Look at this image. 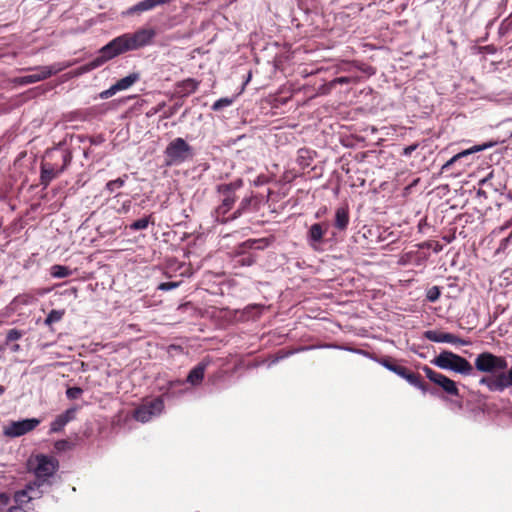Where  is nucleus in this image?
<instances>
[{
    "mask_svg": "<svg viewBox=\"0 0 512 512\" xmlns=\"http://www.w3.org/2000/svg\"><path fill=\"white\" fill-rule=\"evenodd\" d=\"M156 32L153 28H140L133 33H124L115 37L102 48L90 62L77 69L79 75L88 73L106 62L129 51H135L152 44Z\"/></svg>",
    "mask_w": 512,
    "mask_h": 512,
    "instance_id": "obj_1",
    "label": "nucleus"
},
{
    "mask_svg": "<svg viewBox=\"0 0 512 512\" xmlns=\"http://www.w3.org/2000/svg\"><path fill=\"white\" fill-rule=\"evenodd\" d=\"M194 149L183 138L177 137L170 141L164 150L165 166H178L194 157Z\"/></svg>",
    "mask_w": 512,
    "mask_h": 512,
    "instance_id": "obj_2",
    "label": "nucleus"
},
{
    "mask_svg": "<svg viewBox=\"0 0 512 512\" xmlns=\"http://www.w3.org/2000/svg\"><path fill=\"white\" fill-rule=\"evenodd\" d=\"M431 363L440 369L449 370L464 376H469L473 373V366L466 358L449 350L440 352Z\"/></svg>",
    "mask_w": 512,
    "mask_h": 512,
    "instance_id": "obj_3",
    "label": "nucleus"
},
{
    "mask_svg": "<svg viewBox=\"0 0 512 512\" xmlns=\"http://www.w3.org/2000/svg\"><path fill=\"white\" fill-rule=\"evenodd\" d=\"M497 144L495 141H488L483 144L474 145L466 150H463L453 157H451L448 161H446L442 167L441 171L446 172L453 166H457L458 172L464 171L466 167L472 165L475 160V154L477 152L484 151L486 149L492 148Z\"/></svg>",
    "mask_w": 512,
    "mask_h": 512,
    "instance_id": "obj_4",
    "label": "nucleus"
},
{
    "mask_svg": "<svg viewBox=\"0 0 512 512\" xmlns=\"http://www.w3.org/2000/svg\"><path fill=\"white\" fill-rule=\"evenodd\" d=\"M474 366L481 373L495 374L499 371H505L508 367V362L503 356H497L485 351L476 356Z\"/></svg>",
    "mask_w": 512,
    "mask_h": 512,
    "instance_id": "obj_5",
    "label": "nucleus"
},
{
    "mask_svg": "<svg viewBox=\"0 0 512 512\" xmlns=\"http://www.w3.org/2000/svg\"><path fill=\"white\" fill-rule=\"evenodd\" d=\"M164 410V401L162 397H157L134 411V418L142 423L150 421L153 417L159 416Z\"/></svg>",
    "mask_w": 512,
    "mask_h": 512,
    "instance_id": "obj_6",
    "label": "nucleus"
},
{
    "mask_svg": "<svg viewBox=\"0 0 512 512\" xmlns=\"http://www.w3.org/2000/svg\"><path fill=\"white\" fill-rule=\"evenodd\" d=\"M40 424L37 418H28L19 421H11L3 429V434L10 438L20 437L32 430Z\"/></svg>",
    "mask_w": 512,
    "mask_h": 512,
    "instance_id": "obj_7",
    "label": "nucleus"
},
{
    "mask_svg": "<svg viewBox=\"0 0 512 512\" xmlns=\"http://www.w3.org/2000/svg\"><path fill=\"white\" fill-rule=\"evenodd\" d=\"M63 165L56 167L54 164L43 161L41 163L40 183L47 187L50 182L60 175L68 166L71 160V156L68 153L62 154Z\"/></svg>",
    "mask_w": 512,
    "mask_h": 512,
    "instance_id": "obj_8",
    "label": "nucleus"
},
{
    "mask_svg": "<svg viewBox=\"0 0 512 512\" xmlns=\"http://www.w3.org/2000/svg\"><path fill=\"white\" fill-rule=\"evenodd\" d=\"M36 466L33 471L37 479L46 480L53 476L58 467V462L50 456L40 454L35 458Z\"/></svg>",
    "mask_w": 512,
    "mask_h": 512,
    "instance_id": "obj_9",
    "label": "nucleus"
},
{
    "mask_svg": "<svg viewBox=\"0 0 512 512\" xmlns=\"http://www.w3.org/2000/svg\"><path fill=\"white\" fill-rule=\"evenodd\" d=\"M422 370L424 371L426 377L430 381H432L436 385L440 386L447 394L452 395V396L459 395V390L457 388L455 381H453L452 379L448 378L447 376H445L441 373L434 371L433 369H431L428 366H424L422 368Z\"/></svg>",
    "mask_w": 512,
    "mask_h": 512,
    "instance_id": "obj_10",
    "label": "nucleus"
},
{
    "mask_svg": "<svg viewBox=\"0 0 512 512\" xmlns=\"http://www.w3.org/2000/svg\"><path fill=\"white\" fill-rule=\"evenodd\" d=\"M62 69H63V67H60L58 65L40 66V67L33 69V73L19 77L17 79V82L20 85H28V84L36 83V82H39V81L49 78L50 76L58 73Z\"/></svg>",
    "mask_w": 512,
    "mask_h": 512,
    "instance_id": "obj_11",
    "label": "nucleus"
},
{
    "mask_svg": "<svg viewBox=\"0 0 512 512\" xmlns=\"http://www.w3.org/2000/svg\"><path fill=\"white\" fill-rule=\"evenodd\" d=\"M424 338L435 343H449L453 345L466 346L470 344L469 340L459 338L458 336L437 330H427L423 334Z\"/></svg>",
    "mask_w": 512,
    "mask_h": 512,
    "instance_id": "obj_12",
    "label": "nucleus"
},
{
    "mask_svg": "<svg viewBox=\"0 0 512 512\" xmlns=\"http://www.w3.org/2000/svg\"><path fill=\"white\" fill-rule=\"evenodd\" d=\"M495 378L482 377L479 381L480 385H484L491 392H503L506 388L511 386L508 379V371H499Z\"/></svg>",
    "mask_w": 512,
    "mask_h": 512,
    "instance_id": "obj_13",
    "label": "nucleus"
},
{
    "mask_svg": "<svg viewBox=\"0 0 512 512\" xmlns=\"http://www.w3.org/2000/svg\"><path fill=\"white\" fill-rule=\"evenodd\" d=\"M328 229V224L325 223H315L311 225L307 232V242L311 248L317 250L322 239Z\"/></svg>",
    "mask_w": 512,
    "mask_h": 512,
    "instance_id": "obj_14",
    "label": "nucleus"
},
{
    "mask_svg": "<svg viewBox=\"0 0 512 512\" xmlns=\"http://www.w3.org/2000/svg\"><path fill=\"white\" fill-rule=\"evenodd\" d=\"M235 201V196L224 195L222 203L213 212V217L216 222L224 224L229 220H232L231 216L226 217V214L232 209Z\"/></svg>",
    "mask_w": 512,
    "mask_h": 512,
    "instance_id": "obj_15",
    "label": "nucleus"
},
{
    "mask_svg": "<svg viewBox=\"0 0 512 512\" xmlns=\"http://www.w3.org/2000/svg\"><path fill=\"white\" fill-rule=\"evenodd\" d=\"M210 363H211V361L208 358H205L201 362H199L188 373L186 382L191 384L192 386H197V385L201 384V382L204 379L205 371Z\"/></svg>",
    "mask_w": 512,
    "mask_h": 512,
    "instance_id": "obj_16",
    "label": "nucleus"
},
{
    "mask_svg": "<svg viewBox=\"0 0 512 512\" xmlns=\"http://www.w3.org/2000/svg\"><path fill=\"white\" fill-rule=\"evenodd\" d=\"M77 408H69L62 414L58 415L50 424V433H57L63 430V428L72 420L75 419Z\"/></svg>",
    "mask_w": 512,
    "mask_h": 512,
    "instance_id": "obj_17",
    "label": "nucleus"
},
{
    "mask_svg": "<svg viewBox=\"0 0 512 512\" xmlns=\"http://www.w3.org/2000/svg\"><path fill=\"white\" fill-rule=\"evenodd\" d=\"M405 379L410 385L420 389L423 393L428 392L427 385L421 380L419 374L414 373L413 371L405 368L403 374L400 376Z\"/></svg>",
    "mask_w": 512,
    "mask_h": 512,
    "instance_id": "obj_18",
    "label": "nucleus"
},
{
    "mask_svg": "<svg viewBox=\"0 0 512 512\" xmlns=\"http://www.w3.org/2000/svg\"><path fill=\"white\" fill-rule=\"evenodd\" d=\"M140 77L141 75L139 72H133L118 80L114 85L116 86L118 91L127 90L136 82H138L140 80Z\"/></svg>",
    "mask_w": 512,
    "mask_h": 512,
    "instance_id": "obj_19",
    "label": "nucleus"
},
{
    "mask_svg": "<svg viewBox=\"0 0 512 512\" xmlns=\"http://www.w3.org/2000/svg\"><path fill=\"white\" fill-rule=\"evenodd\" d=\"M243 186L242 179H237L231 183H224L217 186V191L223 195L235 196L234 192Z\"/></svg>",
    "mask_w": 512,
    "mask_h": 512,
    "instance_id": "obj_20",
    "label": "nucleus"
},
{
    "mask_svg": "<svg viewBox=\"0 0 512 512\" xmlns=\"http://www.w3.org/2000/svg\"><path fill=\"white\" fill-rule=\"evenodd\" d=\"M349 224V214L345 208H338L335 212L334 225L339 230H345Z\"/></svg>",
    "mask_w": 512,
    "mask_h": 512,
    "instance_id": "obj_21",
    "label": "nucleus"
},
{
    "mask_svg": "<svg viewBox=\"0 0 512 512\" xmlns=\"http://www.w3.org/2000/svg\"><path fill=\"white\" fill-rule=\"evenodd\" d=\"M313 160L312 152L308 149H299L297 154L296 162L298 165L305 169L311 165V162Z\"/></svg>",
    "mask_w": 512,
    "mask_h": 512,
    "instance_id": "obj_22",
    "label": "nucleus"
},
{
    "mask_svg": "<svg viewBox=\"0 0 512 512\" xmlns=\"http://www.w3.org/2000/svg\"><path fill=\"white\" fill-rule=\"evenodd\" d=\"M50 275L53 278L61 279L72 275V270L67 266L55 264L50 268Z\"/></svg>",
    "mask_w": 512,
    "mask_h": 512,
    "instance_id": "obj_23",
    "label": "nucleus"
},
{
    "mask_svg": "<svg viewBox=\"0 0 512 512\" xmlns=\"http://www.w3.org/2000/svg\"><path fill=\"white\" fill-rule=\"evenodd\" d=\"M30 490H33V486L29 484L25 489L16 491L14 494V501L19 505L30 502L32 500V497L28 494Z\"/></svg>",
    "mask_w": 512,
    "mask_h": 512,
    "instance_id": "obj_24",
    "label": "nucleus"
},
{
    "mask_svg": "<svg viewBox=\"0 0 512 512\" xmlns=\"http://www.w3.org/2000/svg\"><path fill=\"white\" fill-rule=\"evenodd\" d=\"M199 82L195 79L188 78L186 80H183L181 83H179L178 87L180 88V91L184 94H191L194 93L198 88Z\"/></svg>",
    "mask_w": 512,
    "mask_h": 512,
    "instance_id": "obj_25",
    "label": "nucleus"
},
{
    "mask_svg": "<svg viewBox=\"0 0 512 512\" xmlns=\"http://www.w3.org/2000/svg\"><path fill=\"white\" fill-rule=\"evenodd\" d=\"M380 363L389 371L397 374L399 377L403 374L405 366L399 365L389 358L382 359Z\"/></svg>",
    "mask_w": 512,
    "mask_h": 512,
    "instance_id": "obj_26",
    "label": "nucleus"
},
{
    "mask_svg": "<svg viewBox=\"0 0 512 512\" xmlns=\"http://www.w3.org/2000/svg\"><path fill=\"white\" fill-rule=\"evenodd\" d=\"M270 244V241L267 238H261V239H250L243 243V247L249 248V249H264L268 247Z\"/></svg>",
    "mask_w": 512,
    "mask_h": 512,
    "instance_id": "obj_27",
    "label": "nucleus"
},
{
    "mask_svg": "<svg viewBox=\"0 0 512 512\" xmlns=\"http://www.w3.org/2000/svg\"><path fill=\"white\" fill-rule=\"evenodd\" d=\"M127 179H128V175L124 174L122 177H119L115 180L108 181L106 183L105 189L109 193H113L116 189L122 188L125 185Z\"/></svg>",
    "mask_w": 512,
    "mask_h": 512,
    "instance_id": "obj_28",
    "label": "nucleus"
},
{
    "mask_svg": "<svg viewBox=\"0 0 512 512\" xmlns=\"http://www.w3.org/2000/svg\"><path fill=\"white\" fill-rule=\"evenodd\" d=\"M151 222L153 223L152 215H149L132 222L128 227L133 231L144 230Z\"/></svg>",
    "mask_w": 512,
    "mask_h": 512,
    "instance_id": "obj_29",
    "label": "nucleus"
},
{
    "mask_svg": "<svg viewBox=\"0 0 512 512\" xmlns=\"http://www.w3.org/2000/svg\"><path fill=\"white\" fill-rule=\"evenodd\" d=\"M252 200H253L252 197L243 198L239 204V207L231 215V219H236V218L240 217L244 212H246L249 209V207L252 203Z\"/></svg>",
    "mask_w": 512,
    "mask_h": 512,
    "instance_id": "obj_30",
    "label": "nucleus"
},
{
    "mask_svg": "<svg viewBox=\"0 0 512 512\" xmlns=\"http://www.w3.org/2000/svg\"><path fill=\"white\" fill-rule=\"evenodd\" d=\"M64 315L63 310H51L44 320V324L47 326L52 325L53 323L59 322Z\"/></svg>",
    "mask_w": 512,
    "mask_h": 512,
    "instance_id": "obj_31",
    "label": "nucleus"
},
{
    "mask_svg": "<svg viewBox=\"0 0 512 512\" xmlns=\"http://www.w3.org/2000/svg\"><path fill=\"white\" fill-rule=\"evenodd\" d=\"M15 301L18 303H21L23 305H31L37 301V298L32 294L24 293V294L18 295L15 298Z\"/></svg>",
    "mask_w": 512,
    "mask_h": 512,
    "instance_id": "obj_32",
    "label": "nucleus"
},
{
    "mask_svg": "<svg viewBox=\"0 0 512 512\" xmlns=\"http://www.w3.org/2000/svg\"><path fill=\"white\" fill-rule=\"evenodd\" d=\"M441 295L440 288L438 286H432L427 290L426 299L429 302H436Z\"/></svg>",
    "mask_w": 512,
    "mask_h": 512,
    "instance_id": "obj_33",
    "label": "nucleus"
},
{
    "mask_svg": "<svg viewBox=\"0 0 512 512\" xmlns=\"http://www.w3.org/2000/svg\"><path fill=\"white\" fill-rule=\"evenodd\" d=\"M232 102L233 101L230 98H227V97L220 98V99H218L217 101L214 102V104L212 105V109L214 111H219V110H221V109H223L225 107L230 106L232 104Z\"/></svg>",
    "mask_w": 512,
    "mask_h": 512,
    "instance_id": "obj_34",
    "label": "nucleus"
},
{
    "mask_svg": "<svg viewBox=\"0 0 512 512\" xmlns=\"http://www.w3.org/2000/svg\"><path fill=\"white\" fill-rule=\"evenodd\" d=\"M23 332L18 329H10L6 335V344L12 341L19 340L23 336Z\"/></svg>",
    "mask_w": 512,
    "mask_h": 512,
    "instance_id": "obj_35",
    "label": "nucleus"
},
{
    "mask_svg": "<svg viewBox=\"0 0 512 512\" xmlns=\"http://www.w3.org/2000/svg\"><path fill=\"white\" fill-rule=\"evenodd\" d=\"M184 384V381L177 379V380H171L167 383L166 391L163 393L164 397L170 398L172 397V393L170 392L174 387L181 386Z\"/></svg>",
    "mask_w": 512,
    "mask_h": 512,
    "instance_id": "obj_36",
    "label": "nucleus"
},
{
    "mask_svg": "<svg viewBox=\"0 0 512 512\" xmlns=\"http://www.w3.org/2000/svg\"><path fill=\"white\" fill-rule=\"evenodd\" d=\"M83 393V389L80 387H70L66 390V396L70 400L79 398Z\"/></svg>",
    "mask_w": 512,
    "mask_h": 512,
    "instance_id": "obj_37",
    "label": "nucleus"
},
{
    "mask_svg": "<svg viewBox=\"0 0 512 512\" xmlns=\"http://www.w3.org/2000/svg\"><path fill=\"white\" fill-rule=\"evenodd\" d=\"M511 242H512V230H511V233L507 237L503 238L500 241V244L496 250V253L504 252Z\"/></svg>",
    "mask_w": 512,
    "mask_h": 512,
    "instance_id": "obj_38",
    "label": "nucleus"
},
{
    "mask_svg": "<svg viewBox=\"0 0 512 512\" xmlns=\"http://www.w3.org/2000/svg\"><path fill=\"white\" fill-rule=\"evenodd\" d=\"M180 285L179 282H162L158 285V290L170 291L177 288Z\"/></svg>",
    "mask_w": 512,
    "mask_h": 512,
    "instance_id": "obj_39",
    "label": "nucleus"
},
{
    "mask_svg": "<svg viewBox=\"0 0 512 512\" xmlns=\"http://www.w3.org/2000/svg\"><path fill=\"white\" fill-rule=\"evenodd\" d=\"M117 92H119L116 88V86L113 84L109 89L102 91L99 94V98L101 99H108L115 95Z\"/></svg>",
    "mask_w": 512,
    "mask_h": 512,
    "instance_id": "obj_40",
    "label": "nucleus"
},
{
    "mask_svg": "<svg viewBox=\"0 0 512 512\" xmlns=\"http://www.w3.org/2000/svg\"><path fill=\"white\" fill-rule=\"evenodd\" d=\"M256 259L253 255H246V256H242L238 262L242 265V266H251L255 263Z\"/></svg>",
    "mask_w": 512,
    "mask_h": 512,
    "instance_id": "obj_41",
    "label": "nucleus"
},
{
    "mask_svg": "<svg viewBox=\"0 0 512 512\" xmlns=\"http://www.w3.org/2000/svg\"><path fill=\"white\" fill-rule=\"evenodd\" d=\"M10 503V496L6 492L0 493V511Z\"/></svg>",
    "mask_w": 512,
    "mask_h": 512,
    "instance_id": "obj_42",
    "label": "nucleus"
},
{
    "mask_svg": "<svg viewBox=\"0 0 512 512\" xmlns=\"http://www.w3.org/2000/svg\"><path fill=\"white\" fill-rule=\"evenodd\" d=\"M351 81H352V79L350 77H346V76L337 77L330 82V86L333 87L335 84H349V83H351Z\"/></svg>",
    "mask_w": 512,
    "mask_h": 512,
    "instance_id": "obj_43",
    "label": "nucleus"
},
{
    "mask_svg": "<svg viewBox=\"0 0 512 512\" xmlns=\"http://www.w3.org/2000/svg\"><path fill=\"white\" fill-rule=\"evenodd\" d=\"M418 148V144H412L403 149L402 155L408 157L410 156L416 149Z\"/></svg>",
    "mask_w": 512,
    "mask_h": 512,
    "instance_id": "obj_44",
    "label": "nucleus"
},
{
    "mask_svg": "<svg viewBox=\"0 0 512 512\" xmlns=\"http://www.w3.org/2000/svg\"><path fill=\"white\" fill-rule=\"evenodd\" d=\"M357 68L360 69L361 71H363L364 73H367L368 75H373L375 74V69L371 66H366V65H357Z\"/></svg>",
    "mask_w": 512,
    "mask_h": 512,
    "instance_id": "obj_45",
    "label": "nucleus"
},
{
    "mask_svg": "<svg viewBox=\"0 0 512 512\" xmlns=\"http://www.w3.org/2000/svg\"><path fill=\"white\" fill-rule=\"evenodd\" d=\"M7 512H24L21 508V505H17V506H11Z\"/></svg>",
    "mask_w": 512,
    "mask_h": 512,
    "instance_id": "obj_46",
    "label": "nucleus"
},
{
    "mask_svg": "<svg viewBox=\"0 0 512 512\" xmlns=\"http://www.w3.org/2000/svg\"><path fill=\"white\" fill-rule=\"evenodd\" d=\"M10 350L12 352H18L20 350V345L19 344H13V345H11Z\"/></svg>",
    "mask_w": 512,
    "mask_h": 512,
    "instance_id": "obj_47",
    "label": "nucleus"
},
{
    "mask_svg": "<svg viewBox=\"0 0 512 512\" xmlns=\"http://www.w3.org/2000/svg\"><path fill=\"white\" fill-rule=\"evenodd\" d=\"M508 379L510 380L511 386H512V366L508 370Z\"/></svg>",
    "mask_w": 512,
    "mask_h": 512,
    "instance_id": "obj_48",
    "label": "nucleus"
},
{
    "mask_svg": "<svg viewBox=\"0 0 512 512\" xmlns=\"http://www.w3.org/2000/svg\"><path fill=\"white\" fill-rule=\"evenodd\" d=\"M508 227H509V224H505V225H503V226H501V227L499 228V231H500V232H502V231H504L505 229H507Z\"/></svg>",
    "mask_w": 512,
    "mask_h": 512,
    "instance_id": "obj_49",
    "label": "nucleus"
},
{
    "mask_svg": "<svg viewBox=\"0 0 512 512\" xmlns=\"http://www.w3.org/2000/svg\"><path fill=\"white\" fill-rule=\"evenodd\" d=\"M491 176H492V174H489V176H488V177H486V178H484L481 182H482V183H486V182L489 180V178H490Z\"/></svg>",
    "mask_w": 512,
    "mask_h": 512,
    "instance_id": "obj_50",
    "label": "nucleus"
},
{
    "mask_svg": "<svg viewBox=\"0 0 512 512\" xmlns=\"http://www.w3.org/2000/svg\"><path fill=\"white\" fill-rule=\"evenodd\" d=\"M250 79H251V73H249V74H248V77H246V82H245V84H246L247 82H249V81H250Z\"/></svg>",
    "mask_w": 512,
    "mask_h": 512,
    "instance_id": "obj_51",
    "label": "nucleus"
},
{
    "mask_svg": "<svg viewBox=\"0 0 512 512\" xmlns=\"http://www.w3.org/2000/svg\"><path fill=\"white\" fill-rule=\"evenodd\" d=\"M4 392V387L0 386V395Z\"/></svg>",
    "mask_w": 512,
    "mask_h": 512,
    "instance_id": "obj_52",
    "label": "nucleus"
},
{
    "mask_svg": "<svg viewBox=\"0 0 512 512\" xmlns=\"http://www.w3.org/2000/svg\"><path fill=\"white\" fill-rule=\"evenodd\" d=\"M173 114H174V111H173V110H170V113H169V115H168V116H171V115H173Z\"/></svg>",
    "mask_w": 512,
    "mask_h": 512,
    "instance_id": "obj_53",
    "label": "nucleus"
},
{
    "mask_svg": "<svg viewBox=\"0 0 512 512\" xmlns=\"http://www.w3.org/2000/svg\"><path fill=\"white\" fill-rule=\"evenodd\" d=\"M478 194H479V195H483V194H484V192H482L481 190H479V191H478Z\"/></svg>",
    "mask_w": 512,
    "mask_h": 512,
    "instance_id": "obj_54",
    "label": "nucleus"
},
{
    "mask_svg": "<svg viewBox=\"0 0 512 512\" xmlns=\"http://www.w3.org/2000/svg\"><path fill=\"white\" fill-rule=\"evenodd\" d=\"M76 292H77V289L73 288L72 293H76Z\"/></svg>",
    "mask_w": 512,
    "mask_h": 512,
    "instance_id": "obj_55",
    "label": "nucleus"
}]
</instances>
